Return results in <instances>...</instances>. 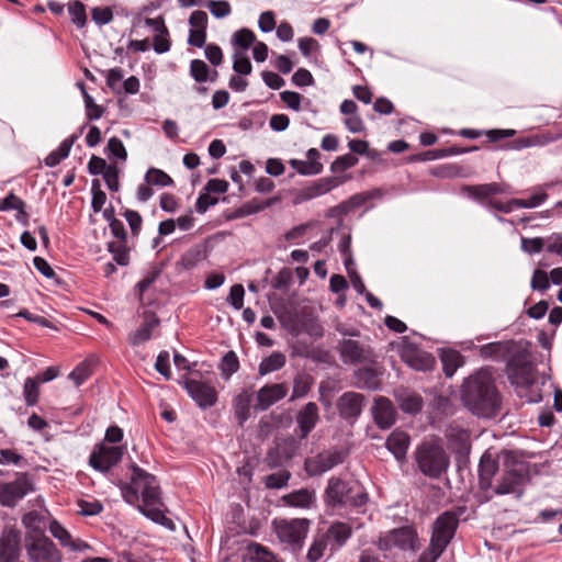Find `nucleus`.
Listing matches in <instances>:
<instances>
[{
	"label": "nucleus",
	"mask_w": 562,
	"mask_h": 562,
	"mask_svg": "<svg viewBox=\"0 0 562 562\" xmlns=\"http://www.w3.org/2000/svg\"><path fill=\"white\" fill-rule=\"evenodd\" d=\"M131 469V483L121 486L124 501L131 505H136L145 516L156 522L165 525V521H170L162 512L164 504L156 476L135 463Z\"/></svg>",
	"instance_id": "1"
},
{
	"label": "nucleus",
	"mask_w": 562,
	"mask_h": 562,
	"mask_svg": "<svg viewBox=\"0 0 562 562\" xmlns=\"http://www.w3.org/2000/svg\"><path fill=\"white\" fill-rule=\"evenodd\" d=\"M461 400L473 414L494 417L501 408V395L487 370H480L463 382Z\"/></svg>",
	"instance_id": "2"
},
{
	"label": "nucleus",
	"mask_w": 562,
	"mask_h": 562,
	"mask_svg": "<svg viewBox=\"0 0 562 562\" xmlns=\"http://www.w3.org/2000/svg\"><path fill=\"white\" fill-rule=\"evenodd\" d=\"M529 481V464L522 460H517L512 452H508L501 475L495 480L491 492L485 495L484 502L491 501L495 495L514 494L517 498H520L524 494V486Z\"/></svg>",
	"instance_id": "3"
},
{
	"label": "nucleus",
	"mask_w": 562,
	"mask_h": 562,
	"mask_svg": "<svg viewBox=\"0 0 562 562\" xmlns=\"http://www.w3.org/2000/svg\"><path fill=\"white\" fill-rule=\"evenodd\" d=\"M323 497L325 505L331 509L341 507L359 508L369 501L366 488L359 482L345 481L338 476L328 479Z\"/></svg>",
	"instance_id": "4"
},
{
	"label": "nucleus",
	"mask_w": 562,
	"mask_h": 562,
	"mask_svg": "<svg viewBox=\"0 0 562 562\" xmlns=\"http://www.w3.org/2000/svg\"><path fill=\"white\" fill-rule=\"evenodd\" d=\"M418 470L427 477L438 480L449 469L450 457L440 440H424L414 451Z\"/></svg>",
	"instance_id": "5"
},
{
	"label": "nucleus",
	"mask_w": 562,
	"mask_h": 562,
	"mask_svg": "<svg viewBox=\"0 0 562 562\" xmlns=\"http://www.w3.org/2000/svg\"><path fill=\"white\" fill-rule=\"evenodd\" d=\"M273 526L278 539L288 544L292 551H299L303 548L311 520L307 518L276 519Z\"/></svg>",
	"instance_id": "6"
},
{
	"label": "nucleus",
	"mask_w": 562,
	"mask_h": 562,
	"mask_svg": "<svg viewBox=\"0 0 562 562\" xmlns=\"http://www.w3.org/2000/svg\"><path fill=\"white\" fill-rule=\"evenodd\" d=\"M26 551L32 562H60V553L54 542L42 533L27 539Z\"/></svg>",
	"instance_id": "7"
},
{
	"label": "nucleus",
	"mask_w": 562,
	"mask_h": 562,
	"mask_svg": "<svg viewBox=\"0 0 562 562\" xmlns=\"http://www.w3.org/2000/svg\"><path fill=\"white\" fill-rule=\"evenodd\" d=\"M458 526L459 519L456 513L451 510L442 513L434 521L430 542L446 550L453 539Z\"/></svg>",
	"instance_id": "8"
},
{
	"label": "nucleus",
	"mask_w": 562,
	"mask_h": 562,
	"mask_svg": "<svg viewBox=\"0 0 562 562\" xmlns=\"http://www.w3.org/2000/svg\"><path fill=\"white\" fill-rule=\"evenodd\" d=\"M347 453L339 449L326 450L315 457L307 458L304 469L310 476L321 475L344 463Z\"/></svg>",
	"instance_id": "9"
},
{
	"label": "nucleus",
	"mask_w": 562,
	"mask_h": 562,
	"mask_svg": "<svg viewBox=\"0 0 562 562\" xmlns=\"http://www.w3.org/2000/svg\"><path fill=\"white\" fill-rule=\"evenodd\" d=\"M510 382L518 386H528L533 383V366L526 355L516 353L508 358L506 367Z\"/></svg>",
	"instance_id": "10"
},
{
	"label": "nucleus",
	"mask_w": 562,
	"mask_h": 562,
	"mask_svg": "<svg viewBox=\"0 0 562 562\" xmlns=\"http://www.w3.org/2000/svg\"><path fill=\"white\" fill-rule=\"evenodd\" d=\"M337 350L344 363L357 364L372 362L374 353L369 345L353 339H342Z\"/></svg>",
	"instance_id": "11"
},
{
	"label": "nucleus",
	"mask_w": 562,
	"mask_h": 562,
	"mask_svg": "<svg viewBox=\"0 0 562 562\" xmlns=\"http://www.w3.org/2000/svg\"><path fill=\"white\" fill-rule=\"evenodd\" d=\"M32 490V483L25 474L18 476L13 482L0 483V504L14 507Z\"/></svg>",
	"instance_id": "12"
},
{
	"label": "nucleus",
	"mask_w": 562,
	"mask_h": 562,
	"mask_svg": "<svg viewBox=\"0 0 562 562\" xmlns=\"http://www.w3.org/2000/svg\"><path fill=\"white\" fill-rule=\"evenodd\" d=\"M366 397L361 393L345 392L337 400V409L339 416L353 424L362 413Z\"/></svg>",
	"instance_id": "13"
},
{
	"label": "nucleus",
	"mask_w": 562,
	"mask_h": 562,
	"mask_svg": "<svg viewBox=\"0 0 562 562\" xmlns=\"http://www.w3.org/2000/svg\"><path fill=\"white\" fill-rule=\"evenodd\" d=\"M124 447L100 445L90 456V464L99 471L106 472L117 464L123 457Z\"/></svg>",
	"instance_id": "14"
},
{
	"label": "nucleus",
	"mask_w": 562,
	"mask_h": 562,
	"mask_svg": "<svg viewBox=\"0 0 562 562\" xmlns=\"http://www.w3.org/2000/svg\"><path fill=\"white\" fill-rule=\"evenodd\" d=\"M415 532L409 527H402L389 531L385 536L381 537L378 542V548L382 551L391 550L392 548H400L407 550L413 548Z\"/></svg>",
	"instance_id": "15"
},
{
	"label": "nucleus",
	"mask_w": 562,
	"mask_h": 562,
	"mask_svg": "<svg viewBox=\"0 0 562 562\" xmlns=\"http://www.w3.org/2000/svg\"><path fill=\"white\" fill-rule=\"evenodd\" d=\"M498 461L490 452H484L479 463V487L482 493V501L491 492L495 483V475L498 473Z\"/></svg>",
	"instance_id": "16"
},
{
	"label": "nucleus",
	"mask_w": 562,
	"mask_h": 562,
	"mask_svg": "<svg viewBox=\"0 0 562 562\" xmlns=\"http://www.w3.org/2000/svg\"><path fill=\"white\" fill-rule=\"evenodd\" d=\"M184 386L190 396L202 408L211 407L217 401V392L210 383L189 379L186 381Z\"/></svg>",
	"instance_id": "17"
},
{
	"label": "nucleus",
	"mask_w": 562,
	"mask_h": 562,
	"mask_svg": "<svg viewBox=\"0 0 562 562\" xmlns=\"http://www.w3.org/2000/svg\"><path fill=\"white\" fill-rule=\"evenodd\" d=\"M402 360L411 368L419 371L431 370L436 363L435 357L413 344H407L401 351Z\"/></svg>",
	"instance_id": "18"
},
{
	"label": "nucleus",
	"mask_w": 562,
	"mask_h": 562,
	"mask_svg": "<svg viewBox=\"0 0 562 562\" xmlns=\"http://www.w3.org/2000/svg\"><path fill=\"white\" fill-rule=\"evenodd\" d=\"M371 413L375 425L380 429H389L396 422V408L387 397H376L371 407Z\"/></svg>",
	"instance_id": "19"
},
{
	"label": "nucleus",
	"mask_w": 562,
	"mask_h": 562,
	"mask_svg": "<svg viewBox=\"0 0 562 562\" xmlns=\"http://www.w3.org/2000/svg\"><path fill=\"white\" fill-rule=\"evenodd\" d=\"M297 436L306 439L319 422V408L316 403L308 402L296 414Z\"/></svg>",
	"instance_id": "20"
},
{
	"label": "nucleus",
	"mask_w": 562,
	"mask_h": 562,
	"mask_svg": "<svg viewBox=\"0 0 562 562\" xmlns=\"http://www.w3.org/2000/svg\"><path fill=\"white\" fill-rule=\"evenodd\" d=\"M289 387L285 383L267 384L259 389L257 392L256 409L267 411L277 402L284 398L288 394Z\"/></svg>",
	"instance_id": "21"
},
{
	"label": "nucleus",
	"mask_w": 562,
	"mask_h": 562,
	"mask_svg": "<svg viewBox=\"0 0 562 562\" xmlns=\"http://www.w3.org/2000/svg\"><path fill=\"white\" fill-rule=\"evenodd\" d=\"M324 533L329 541L330 551L336 552L345 547L351 538L352 527L348 522L336 520L329 525Z\"/></svg>",
	"instance_id": "22"
},
{
	"label": "nucleus",
	"mask_w": 562,
	"mask_h": 562,
	"mask_svg": "<svg viewBox=\"0 0 562 562\" xmlns=\"http://www.w3.org/2000/svg\"><path fill=\"white\" fill-rule=\"evenodd\" d=\"M20 552L19 533L14 530L4 531L0 538V562H18Z\"/></svg>",
	"instance_id": "23"
},
{
	"label": "nucleus",
	"mask_w": 562,
	"mask_h": 562,
	"mask_svg": "<svg viewBox=\"0 0 562 562\" xmlns=\"http://www.w3.org/2000/svg\"><path fill=\"white\" fill-rule=\"evenodd\" d=\"M281 501L290 507L308 509L316 503V494L313 490L300 488L283 495Z\"/></svg>",
	"instance_id": "24"
},
{
	"label": "nucleus",
	"mask_w": 562,
	"mask_h": 562,
	"mask_svg": "<svg viewBox=\"0 0 562 562\" xmlns=\"http://www.w3.org/2000/svg\"><path fill=\"white\" fill-rule=\"evenodd\" d=\"M411 438L402 430H394L386 439L385 446L392 452L396 460L403 461L406 458Z\"/></svg>",
	"instance_id": "25"
},
{
	"label": "nucleus",
	"mask_w": 562,
	"mask_h": 562,
	"mask_svg": "<svg viewBox=\"0 0 562 562\" xmlns=\"http://www.w3.org/2000/svg\"><path fill=\"white\" fill-rule=\"evenodd\" d=\"M307 161L292 160L291 165L296 171L304 176L318 175L323 170V165L317 160L321 156L316 148H311L307 151Z\"/></svg>",
	"instance_id": "26"
},
{
	"label": "nucleus",
	"mask_w": 562,
	"mask_h": 562,
	"mask_svg": "<svg viewBox=\"0 0 562 562\" xmlns=\"http://www.w3.org/2000/svg\"><path fill=\"white\" fill-rule=\"evenodd\" d=\"M515 130H490V131H479L473 128H462L459 131V135L469 138V139H476L481 137L482 135H486L490 143H496L504 138H509L516 135Z\"/></svg>",
	"instance_id": "27"
},
{
	"label": "nucleus",
	"mask_w": 562,
	"mask_h": 562,
	"mask_svg": "<svg viewBox=\"0 0 562 562\" xmlns=\"http://www.w3.org/2000/svg\"><path fill=\"white\" fill-rule=\"evenodd\" d=\"M512 342L495 341L480 347V356L485 359L505 360L509 358Z\"/></svg>",
	"instance_id": "28"
},
{
	"label": "nucleus",
	"mask_w": 562,
	"mask_h": 562,
	"mask_svg": "<svg viewBox=\"0 0 562 562\" xmlns=\"http://www.w3.org/2000/svg\"><path fill=\"white\" fill-rule=\"evenodd\" d=\"M251 400L252 393L248 390H243L233 401L234 414L239 426H243L250 417Z\"/></svg>",
	"instance_id": "29"
},
{
	"label": "nucleus",
	"mask_w": 562,
	"mask_h": 562,
	"mask_svg": "<svg viewBox=\"0 0 562 562\" xmlns=\"http://www.w3.org/2000/svg\"><path fill=\"white\" fill-rule=\"evenodd\" d=\"M159 324V319L154 314H146L144 323L135 333L130 337V342L133 346L140 345L151 337V331Z\"/></svg>",
	"instance_id": "30"
},
{
	"label": "nucleus",
	"mask_w": 562,
	"mask_h": 562,
	"mask_svg": "<svg viewBox=\"0 0 562 562\" xmlns=\"http://www.w3.org/2000/svg\"><path fill=\"white\" fill-rule=\"evenodd\" d=\"M442 369L447 378H451L457 369L463 364V357L457 350H442L440 355Z\"/></svg>",
	"instance_id": "31"
},
{
	"label": "nucleus",
	"mask_w": 562,
	"mask_h": 562,
	"mask_svg": "<svg viewBox=\"0 0 562 562\" xmlns=\"http://www.w3.org/2000/svg\"><path fill=\"white\" fill-rule=\"evenodd\" d=\"M97 366V358L94 356H90L79 362L76 368L72 370V382L77 386L81 385L87 379H89Z\"/></svg>",
	"instance_id": "32"
},
{
	"label": "nucleus",
	"mask_w": 562,
	"mask_h": 562,
	"mask_svg": "<svg viewBox=\"0 0 562 562\" xmlns=\"http://www.w3.org/2000/svg\"><path fill=\"white\" fill-rule=\"evenodd\" d=\"M286 358L284 353L280 351H273L270 356L262 359L259 364L258 373L263 376L271 372L278 371L284 367Z\"/></svg>",
	"instance_id": "33"
},
{
	"label": "nucleus",
	"mask_w": 562,
	"mask_h": 562,
	"mask_svg": "<svg viewBox=\"0 0 562 562\" xmlns=\"http://www.w3.org/2000/svg\"><path fill=\"white\" fill-rule=\"evenodd\" d=\"M329 546V541L326 539V535L317 533L307 551L306 558L311 562L318 561L325 553L326 548Z\"/></svg>",
	"instance_id": "34"
},
{
	"label": "nucleus",
	"mask_w": 562,
	"mask_h": 562,
	"mask_svg": "<svg viewBox=\"0 0 562 562\" xmlns=\"http://www.w3.org/2000/svg\"><path fill=\"white\" fill-rule=\"evenodd\" d=\"M245 562H279L276 557L259 544H252L248 548Z\"/></svg>",
	"instance_id": "35"
},
{
	"label": "nucleus",
	"mask_w": 562,
	"mask_h": 562,
	"mask_svg": "<svg viewBox=\"0 0 562 562\" xmlns=\"http://www.w3.org/2000/svg\"><path fill=\"white\" fill-rule=\"evenodd\" d=\"M76 505L78 507L77 514L80 516H95L103 510V505L95 498H78Z\"/></svg>",
	"instance_id": "36"
},
{
	"label": "nucleus",
	"mask_w": 562,
	"mask_h": 562,
	"mask_svg": "<svg viewBox=\"0 0 562 562\" xmlns=\"http://www.w3.org/2000/svg\"><path fill=\"white\" fill-rule=\"evenodd\" d=\"M400 407L408 414H416L423 408V398L418 394H404L398 397Z\"/></svg>",
	"instance_id": "37"
},
{
	"label": "nucleus",
	"mask_w": 562,
	"mask_h": 562,
	"mask_svg": "<svg viewBox=\"0 0 562 562\" xmlns=\"http://www.w3.org/2000/svg\"><path fill=\"white\" fill-rule=\"evenodd\" d=\"M145 181L149 186L169 187L173 184L172 178L161 169L149 168L145 175Z\"/></svg>",
	"instance_id": "38"
},
{
	"label": "nucleus",
	"mask_w": 562,
	"mask_h": 562,
	"mask_svg": "<svg viewBox=\"0 0 562 562\" xmlns=\"http://www.w3.org/2000/svg\"><path fill=\"white\" fill-rule=\"evenodd\" d=\"M70 153V137L65 138L60 146L53 150L46 158L45 165L48 167L57 166L63 159L67 158Z\"/></svg>",
	"instance_id": "39"
},
{
	"label": "nucleus",
	"mask_w": 562,
	"mask_h": 562,
	"mask_svg": "<svg viewBox=\"0 0 562 562\" xmlns=\"http://www.w3.org/2000/svg\"><path fill=\"white\" fill-rule=\"evenodd\" d=\"M23 396L27 406H34L40 397V382L35 378H27L23 386Z\"/></svg>",
	"instance_id": "40"
},
{
	"label": "nucleus",
	"mask_w": 562,
	"mask_h": 562,
	"mask_svg": "<svg viewBox=\"0 0 562 562\" xmlns=\"http://www.w3.org/2000/svg\"><path fill=\"white\" fill-rule=\"evenodd\" d=\"M109 251L113 255V260L122 266L126 267L130 263V250L126 247V243H110Z\"/></svg>",
	"instance_id": "41"
},
{
	"label": "nucleus",
	"mask_w": 562,
	"mask_h": 562,
	"mask_svg": "<svg viewBox=\"0 0 562 562\" xmlns=\"http://www.w3.org/2000/svg\"><path fill=\"white\" fill-rule=\"evenodd\" d=\"M312 386V378L307 374L294 379L291 401L305 396Z\"/></svg>",
	"instance_id": "42"
},
{
	"label": "nucleus",
	"mask_w": 562,
	"mask_h": 562,
	"mask_svg": "<svg viewBox=\"0 0 562 562\" xmlns=\"http://www.w3.org/2000/svg\"><path fill=\"white\" fill-rule=\"evenodd\" d=\"M78 86L80 87L83 93L87 117L90 121L100 119L103 114V109L100 105H98L94 102L93 98L85 91L82 82H78Z\"/></svg>",
	"instance_id": "43"
},
{
	"label": "nucleus",
	"mask_w": 562,
	"mask_h": 562,
	"mask_svg": "<svg viewBox=\"0 0 562 562\" xmlns=\"http://www.w3.org/2000/svg\"><path fill=\"white\" fill-rule=\"evenodd\" d=\"M239 369V360L234 351H228L222 359L221 370L225 379H229L232 374Z\"/></svg>",
	"instance_id": "44"
},
{
	"label": "nucleus",
	"mask_w": 562,
	"mask_h": 562,
	"mask_svg": "<svg viewBox=\"0 0 562 562\" xmlns=\"http://www.w3.org/2000/svg\"><path fill=\"white\" fill-rule=\"evenodd\" d=\"M291 479V472L282 470L277 473H271L265 477V485L267 488H282L288 485Z\"/></svg>",
	"instance_id": "45"
},
{
	"label": "nucleus",
	"mask_w": 562,
	"mask_h": 562,
	"mask_svg": "<svg viewBox=\"0 0 562 562\" xmlns=\"http://www.w3.org/2000/svg\"><path fill=\"white\" fill-rule=\"evenodd\" d=\"M532 147L546 146L550 143L557 142L562 138L561 132L543 131L537 134L530 135Z\"/></svg>",
	"instance_id": "46"
},
{
	"label": "nucleus",
	"mask_w": 562,
	"mask_h": 562,
	"mask_svg": "<svg viewBox=\"0 0 562 562\" xmlns=\"http://www.w3.org/2000/svg\"><path fill=\"white\" fill-rule=\"evenodd\" d=\"M190 75L196 82H205L209 79L210 68L201 59H193L190 63Z\"/></svg>",
	"instance_id": "47"
},
{
	"label": "nucleus",
	"mask_w": 562,
	"mask_h": 562,
	"mask_svg": "<svg viewBox=\"0 0 562 562\" xmlns=\"http://www.w3.org/2000/svg\"><path fill=\"white\" fill-rule=\"evenodd\" d=\"M91 192H92L91 206L94 212H100L105 204L106 194L104 191H102L101 183H100L99 179L92 180Z\"/></svg>",
	"instance_id": "48"
},
{
	"label": "nucleus",
	"mask_w": 562,
	"mask_h": 562,
	"mask_svg": "<svg viewBox=\"0 0 562 562\" xmlns=\"http://www.w3.org/2000/svg\"><path fill=\"white\" fill-rule=\"evenodd\" d=\"M255 42L256 35L249 29H241L234 34L233 43L239 48L248 49Z\"/></svg>",
	"instance_id": "49"
},
{
	"label": "nucleus",
	"mask_w": 562,
	"mask_h": 562,
	"mask_svg": "<svg viewBox=\"0 0 562 562\" xmlns=\"http://www.w3.org/2000/svg\"><path fill=\"white\" fill-rule=\"evenodd\" d=\"M358 164V158L351 154H346L342 156L337 157L334 162L331 164V171L338 172V171H345L347 169H350L355 167Z\"/></svg>",
	"instance_id": "50"
},
{
	"label": "nucleus",
	"mask_w": 562,
	"mask_h": 562,
	"mask_svg": "<svg viewBox=\"0 0 562 562\" xmlns=\"http://www.w3.org/2000/svg\"><path fill=\"white\" fill-rule=\"evenodd\" d=\"M548 199L546 192H540L531 195L529 199H512V203L516 204V207L531 209L542 204Z\"/></svg>",
	"instance_id": "51"
},
{
	"label": "nucleus",
	"mask_w": 562,
	"mask_h": 562,
	"mask_svg": "<svg viewBox=\"0 0 562 562\" xmlns=\"http://www.w3.org/2000/svg\"><path fill=\"white\" fill-rule=\"evenodd\" d=\"M245 289L243 284H234L231 288L227 301L235 308L240 310L244 306Z\"/></svg>",
	"instance_id": "52"
},
{
	"label": "nucleus",
	"mask_w": 562,
	"mask_h": 562,
	"mask_svg": "<svg viewBox=\"0 0 562 562\" xmlns=\"http://www.w3.org/2000/svg\"><path fill=\"white\" fill-rule=\"evenodd\" d=\"M233 69L239 75H250L252 71L250 59L246 55L236 53L234 55Z\"/></svg>",
	"instance_id": "53"
},
{
	"label": "nucleus",
	"mask_w": 562,
	"mask_h": 562,
	"mask_svg": "<svg viewBox=\"0 0 562 562\" xmlns=\"http://www.w3.org/2000/svg\"><path fill=\"white\" fill-rule=\"evenodd\" d=\"M25 202L16 196L13 192H10L4 199H0V212H7L11 210H18L25 207Z\"/></svg>",
	"instance_id": "54"
},
{
	"label": "nucleus",
	"mask_w": 562,
	"mask_h": 562,
	"mask_svg": "<svg viewBox=\"0 0 562 562\" xmlns=\"http://www.w3.org/2000/svg\"><path fill=\"white\" fill-rule=\"evenodd\" d=\"M358 379L362 383L363 387L375 390L378 389L379 381L372 369H360L358 371Z\"/></svg>",
	"instance_id": "55"
},
{
	"label": "nucleus",
	"mask_w": 562,
	"mask_h": 562,
	"mask_svg": "<svg viewBox=\"0 0 562 562\" xmlns=\"http://www.w3.org/2000/svg\"><path fill=\"white\" fill-rule=\"evenodd\" d=\"M155 369L165 376L166 380L171 379V370L169 364V352L162 350L156 359Z\"/></svg>",
	"instance_id": "56"
},
{
	"label": "nucleus",
	"mask_w": 562,
	"mask_h": 562,
	"mask_svg": "<svg viewBox=\"0 0 562 562\" xmlns=\"http://www.w3.org/2000/svg\"><path fill=\"white\" fill-rule=\"evenodd\" d=\"M544 239L541 237L521 238V249L528 254H538L543 249Z\"/></svg>",
	"instance_id": "57"
},
{
	"label": "nucleus",
	"mask_w": 562,
	"mask_h": 562,
	"mask_svg": "<svg viewBox=\"0 0 562 562\" xmlns=\"http://www.w3.org/2000/svg\"><path fill=\"white\" fill-rule=\"evenodd\" d=\"M123 216L126 218L133 236H137L140 232L143 218L140 214L133 210H125Z\"/></svg>",
	"instance_id": "58"
},
{
	"label": "nucleus",
	"mask_w": 562,
	"mask_h": 562,
	"mask_svg": "<svg viewBox=\"0 0 562 562\" xmlns=\"http://www.w3.org/2000/svg\"><path fill=\"white\" fill-rule=\"evenodd\" d=\"M280 99L282 102H284L290 109L294 111L301 110V102L303 100V97L299 92L294 91H282L280 93Z\"/></svg>",
	"instance_id": "59"
},
{
	"label": "nucleus",
	"mask_w": 562,
	"mask_h": 562,
	"mask_svg": "<svg viewBox=\"0 0 562 562\" xmlns=\"http://www.w3.org/2000/svg\"><path fill=\"white\" fill-rule=\"evenodd\" d=\"M119 173L120 170L116 165H110V168L103 175V179L106 183V187L110 191L116 192L120 188L119 182Z\"/></svg>",
	"instance_id": "60"
},
{
	"label": "nucleus",
	"mask_w": 562,
	"mask_h": 562,
	"mask_svg": "<svg viewBox=\"0 0 562 562\" xmlns=\"http://www.w3.org/2000/svg\"><path fill=\"white\" fill-rule=\"evenodd\" d=\"M445 552V549L437 544L429 542L428 548L422 552L418 558V562H437L440 555Z\"/></svg>",
	"instance_id": "61"
},
{
	"label": "nucleus",
	"mask_w": 562,
	"mask_h": 562,
	"mask_svg": "<svg viewBox=\"0 0 562 562\" xmlns=\"http://www.w3.org/2000/svg\"><path fill=\"white\" fill-rule=\"evenodd\" d=\"M549 286L550 282L547 272L541 269L535 270L531 279V288L533 290L546 291Z\"/></svg>",
	"instance_id": "62"
},
{
	"label": "nucleus",
	"mask_w": 562,
	"mask_h": 562,
	"mask_svg": "<svg viewBox=\"0 0 562 562\" xmlns=\"http://www.w3.org/2000/svg\"><path fill=\"white\" fill-rule=\"evenodd\" d=\"M209 9H210L211 13L215 18H218V19L227 16L232 11L231 4L227 1H216V0L210 1Z\"/></svg>",
	"instance_id": "63"
},
{
	"label": "nucleus",
	"mask_w": 562,
	"mask_h": 562,
	"mask_svg": "<svg viewBox=\"0 0 562 562\" xmlns=\"http://www.w3.org/2000/svg\"><path fill=\"white\" fill-rule=\"evenodd\" d=\"M91 14H92V20L97 24H99V25L108 24L113 19V12L108 7H105V8H99V7L93 8L92 11H91Z\"/></svg>",
	"instance_id": "64"
}]
</instances>
